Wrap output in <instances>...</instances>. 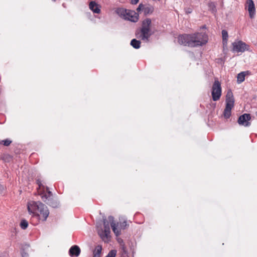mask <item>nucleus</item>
<instances>
[{
  "label": "nucleus",
  "instance_id": "nucleus-1",
  "mask_svg": "<svg viewBox=\"0 0 257 257\" xmlns=\"http://www.w3.org/2000/svg\"><path fill=\"white\" fill-rule=\"evenodd\" d=\"M28 210L33 216L43 221L46 220L49 214L47 207L40 201H32L27 205Z\"/></svg>",
  "mask_w": 257,
  "mask_h": 257
},
{
  "label": "nucleus",
  "instance_id": "nucleus-2",
  "mask_svg": "<svg viewBox=\"0 0 257 257\" xmlns=\"http://www.w3.org/2000/svg\"><path fill=\"white\" fill-rule=\"evenodd\" d=\"M151 24L152 21L150 18H147L143 20L141 29L137 30L136 32V37L138 38L141 39L143 41L148 42L150 37L153 34L151 32Z\"/></svg>",
  "mask_w": 257,
  "mask_h": 257
},
{
  "label": "nucleus",
  "instance_id": "nucleus-3",
  "mask_svg": "<svg viewBox=\"0 0 257 257\" xmlns=\"http://www.w3.org/2000/svg\"><path fill=\"white\" fill-rule=\"evenodd\" d=\"M193 47L202 46L206 44L208 40V35L206 33H195L192 34Z\"/></svg>",
  "mask_w": 257,
  "mask_h": 257
},
{
  "label": "nucleus",
  "instance_id": "nucleus-4",
  "mask_svg": "<svg viewBox=\"0 0 257 257\" xmlns=\"http://www.w3.org/2000/svg\"><path fill=\"white\" fill-rule=\"evenodd\" d=\"M222 89L221 83L218 81V79H215V81L212 87L211 94L212 99L213 101H216L218 100L221 95Z\"/></svg>",
  "mask_w": 257,
  "mask_h": 257
},
{
  "label": "nucleus",
  "instance_id": "nucleus-5",
  "mask_svg": "<svg viewBox=\"0 0 257 257\" xmlns=\"http://www.w3.org/2000/svg\"><path fill=\"white\" fill-rule=\"evenodd\" d=\"M178 42L179 44L189 47H193L192 34H184L180 35L178 37Z\"/></svg>",
  "mask_w": 257,
  "mask_h": 257
},
{
  "label": "nucleus",
  "instance_id": "nucleus-6",
  "mask_svg": "<svg viewBox=\"0 0 257 257\" xmlns=\"http://www.w3.org/2000/svg\"><path fill=\"white\" fill-rule=\"evenodd\" d=\"M232 51L236 52H244L248 51L249 46L242 41H238L232 43Z\"/></svg>",
  "mask_w": 257,
  "mask_h": 257
},
{
  "label": "nucleus",
  "instance_id": "nucleus-7",
  "mask_svg": "<svg viewBox=\"0 0 257 257\" xmlns=\"http://www.w3.org/2000/svg\"><path fill=\"white\" fill-rule=\"evenodd\" d=\"M251 119V116L249 113H244L240 115L237 120L239 124L243 125L244 126H249L250 125V122L248 121Z\"/></svg>",
  "mask_w": 257,
  "mask_h": 257
},
{
  "label": "nucleus",
  "instance_id": "nucleus-8",
  "mask_svg": "<svg viewBox=\"0 0 257 257\" xmlns=\"http://www.w3.org/2000/svg\"><path fill=\"white\" fill-rule=\"evenodd\" d=\"M104 232L99 233V234L102 239L104 237L107 238L108 235L110 233L109 222L107 220L105 217H103Z\"/></svg>",
  "mask_w": 257,
  "mask_h": 257
},
{
  "label": "nucleus",
  "instance_id": "nucleus-9",
  "mask_svg": "<svg viewBox=\"0 0 257 257\" xmlns=\"http://www.w3.org/2000/svg\"><path fill=\"white\" fill-rule=\"evenodd\" d=\"M81 252L80 247L77 245L72 246L69 250V254L71 257H77Z\"/></svg>",
  "mask_w": 257,
  "mask_h": 257
},
{
  "label": "nucleus",
  "instance_id": "nucleus-10",
  "mask_svg": "<svg viewBox=\"0 0 257 257\" xmlns=\"http://www.w3.org/2000/svg\"><path fill=\"white\" fill-rule=\"evenodd\" d=\"M108 218L114 233L116 236H119L120 234V230L117 228L114 221V217L112 216H109Z\"/></svg>",
  "mask_w": 257,
  "mask_h": 257
},
{
  "label": "nucleus",
  "instance_id": "nucleus-11",
  "mask_svg": "<svg viewBox=\"0 0 257 257\" xmlns=\"http://www.w3.org/2000/svg\"><path fill=\"white\" fill-rule=\"evenodd\" d=\"M247 4L248 5V11L249 16L251 18L254 17L255 14V7L252 0H247Z\"/></svg>",
  "mask_w": 257,
  "mask_h": 257
},
{
  "label": "nucleus",
  "instance_id": "nucleus-12",
  "mask_svg": "<svg viewBox=\"0 0 257 257\" xmlns=\"http://www.w3.org/2000/svg\"><path fill=\"white\" fill-rule=\"evenodd\" d=\"M115 12L118 15L124 19H126V15H130L133 13V12H128V11L126 9L121 8H117Z\"/></svg>",
  "mask_w": 257,
  "mask_h": 257
},
{
  "label": "nucleus",
  "instance_id": "nucleus-13",
  "mask_svg": "<svg viewBox=\"0 0 257 257\" xmlns=\"http://www.w3.org/2000/svg\"><path fill=\"white\" fill-rule=\"evenodd\" d=\"M234 105L232 104H226L225 108L223 111V116L225 118H229L231 116V109L233 107Z\"/></svg>",
  "mask_w": 257,
  "mask_h": 257
},
{
  "label": "nucleus",
  "instance_id": "nucleus-14",
  "mask_svg": "<svg viewBox=\"0 0 257 257\" xmlns=\"http://www.w3.org/2000/svg\"><path fill=\"white\" fill-rule=\"evenodd\" d=\"M228 103L232 104V105H234V103L233 95L230 89L228 90L226 95V104Z\"/></svg>",
  "mask_w": 257,
  "mask_h": 257
},
{
  "label": "nucleus",
  "instance_id": "nucleus-15",
  "mask_svg": "<svg viewBox=\"0 0 257 257\" xmlns=\"http://www.w3.org/2000/svg\"><path fill=\"white\" fill-rule=\"evenodd\" d=\"M44 202L53 208H57L59 206V201L53 198H49L46 201Z\"/></svg>",
  "mask_w": 257,
  "mask_h": 257
},
{
  "label": "nucleus",
  "instance_id": "nucleus-16",
  "mask_svg": "<svg viewBox=\"0 0 257 257\" xmlns=\"http://www.w3.org/2000/svg\"><path fill=\"white\" fill-rule=\"evenodd\" d=\"M128 12H133V13L126 15V19L133 22H137L139 20V15L134 11H128Z\"/></svg>",
  "mask_w": 257,
  "mask_h": 257
},
{
  "label": "nucleus",
  "instance_id": "nucleus-17",
  "mask_svg": "<svg viewBox=\"0 0 257 257\" xmlns=\"http://www.w3.org/2000/svg\"><path fill=\"white\" fill-rule=\"evenodd\" d=\"M90 9L94 13L99 14L100 9L98 7V5L94 1H92L89 3Z\"/></svg>",
  "mask_w": 257,
  "mask_h": 257
},
{
  "label": "nucleus",
  "instance_id": "nucleus-18",
  "mask_svg": "<svg viewBox=\"0 0 257 257\" xmlns=\"http://www.w3.org/2000/svg\"><path fill=\"white\" fill-rule=\"evenodd\" d=\"M46 190L47 194H45L43 192H42L41 198L43 201H46L47 199L53 198V194L52 192L50 191L48 187H46Z\"/></svg>",
  "mask_w": 257,
  "mask_h": 257
},
{
  "label": "nucleus",
  "instance_id": "nucleus-19",
  "mask_svg": "<svg viewBox=\"0 0 257 257\" xmlns=\"http://www.w3.org/2000/svg\"><path fill=\"white\" fill-rule=\"evenodd\" d=\"M154 8L152 6L148 5L144 6L143 12L145 16L151 14L153 13Z\"/></svg>",
  "mask_w": 257,
  "mask_h": 257
},
{
  "label": "nucleus",
  "instance_id": "nucleus-20",
  "mask_svg": "<svg viewBox=\"0 0 257 257\" xmlns=\"http://www.w3.org/2000/svg\"><path fill=\"white\" fill-rule=\"evenodd\" d=\"M247 73H248V71H243L237 74V82L238 83H240L244 80L245 76Z\"/></svg>",
  "mask_w": 257,
  "mask_h": 257
},
{
  "label": "nucleus",
  "instance_id": "nucleus-21",
  "mask_svg": "<svg viewBox=\"0 0 257 257\" xmlns=\"http://www.w3.org/2000/svg\"><path fill=\"white\" fill-rule=\"evenodd\" d=\"M141 42L140 40L133 39L131 40L130 45L135 49H138L141 47Z\"/></svg>",
  "mask_w": 257,
  "mask_h": 257
},
{
  "label": "nucleus",
  "instance_id": "nucleus-22",
  "mask_svg": "<svg viewBox=\"0 0 257 257\" xmlns=\"http://www.w3.org/2000/svg\"><path fill=\"white\" fill-rule=\"evenodd\" d=\"M102 247L101 245H98L95 247V249L93 251V257H101V253Z\"/></svg>",
  "mask_w": 257,
  "mask_h": 257
},
{
  "label": "nucleus",
  "instance_id": "nucleus-23",
  "mask_svg": "<svg viewBox=\"0 0 257 257\" xmlns=\"http://www.w3.org/2000/svg\"><path fill=\"white\" fill-rule=\"evenodd\" d=\"M221 33L222 36V42L223 44H224L225 43H227V42L228 33L225 30H223Z\"/></svg>",
  "mask_w": 257,
  "mask_h": 257
},
{
  "label": "nucleus",
  "instance_id": "nucleus-24",
  "mask_svg": "<svg viewBox=\"0 0 257 257\" xmlns=\"http://www.w3.org/2000/svg\"><path fill=\"white\" fill-rule=\"evenodd\" d=\"M42 181L40 179H37L36 180V183L38 185V188L39 189H42V192H45L44 189L45 188V186L42 184Z\"/></svg>",
  "mask_w": 257,
  "mask_h": 257
},
{
  "label": "nucleus",
  "instance_id": "nucleus-25",
  "mask_svg": "<svg viewBox=\"0 0 257 257\" xmlns=\"http://www.w3.org/2000/svg\"><path fill=\"white\" fill-rule=\"evenodd\" d=\"M208 6L209 10H210L212 13H215L216 12V9L215 4L213 2H210L208 4Z\"/></svg>",
  "mask_w": 257,
  "mask_h": 257
},
{
  "label": "nucleus",
  "instance_id": "nucleus-26",
  "mask_svg": "<svg viewBox=\"0 0 257 257\" xmlns=\"http://www.w3.org/2000/svg\"><path fill=\"white\" fill-rule=\"evenodd\" d=\"M20 225L22 229H26L28 226V222L26 219H22Z\"/></svg>",
  "mask_w": 257,
  "mask_h": 257
},
{
  "label": "nucleus",
  "instance_id": "nucleus-27",
  "mask_svg": "<svg viewBox=\"0 0 257 257\" xmlns=\"http://www.w3.org/2000/svg\"><path fill=\"white\" fill-rule=\"evenodd\" d=\"M116 254V250H110L107 255L105 257H115Z\"/></svg>",
  "mask_w": 257,
  "mask_h": 257
},
{
  "label": "nucleus",
  "instance_id": "nucleus-28",
  "mask_svg": "<svg viewBox=\"0 0 257 257\" xmlns=\"http://www.w3.org/2000/svg\"><path fill=\"white\" fill-rule=\"evenodd\" d=\"M12 143V141L9 139H6L2 141L1 144L4 145L5 146H9Z\"/></svg>",
  "mask_w": 257,
  "mask_h": 257
},
{
  "label": "nucleus",
  "instance_id": "nucleus-29",
  "mask_svg": "<svg viewBox=\"0 0 257 257\" xmlns=\"http://www.w3.org/2000/svg\"><path fill=\"white\" fill-rule=\"evenodd\" d=\"M128 226V224H127V221L126 220H124L122 222H120V227L122 229H125Z\"/></svg>",
  "mask_w": 257,
  "mask_h": 257
},
{
  "label": "nucleus",
  "instance_id": "nucleus-30",
  "mask_svg": "<svg viewBox=\"0 0 257 257\" xmlns=\"http://www.w3.org/2000/svg\"><path fill=\"white\" fill-rule=\"evenodd\" d=\"M144 6L145 5L142 4H140L139 5V7H138V8L137 9V11L139 12L141 11H143L144 10Z\"/></svg>",
  "mask_w": 257,
  "mask_h": 257
},
{
  "label": "nucleus",
  "instance_id": "nucleus-31",
  "mask_svg": "<svg viewBox=\"0 0 257 257\" xmlns=\"http://www.w3.org/2000/svg\"><path fill=\"white\" fill-rule=\"evenodd\" d=\"M21 253L22 257H29L28 253L26 252L24 250H22Z\"/></svg>",
  "mask_w": 257,
  "mask_h": 257
},
{
  "label": "nucleus",
  "instance_id": "nucleus-32",
  "mask_svg": "<svg viewBox=\"0 0 257 257\" xmlns=\"http://www.w3.org/2000/svg\"><path fill=\"white\" fill-rule=\"evenodd\" d=\"M139 0H132L131 3L133 5H136L139 2Z\"/></svg>",
  "mask_w": 257,
  "mask_h": 257
},
{
  "label": "nucleus",
  "instance_id": "nucleus-33",
  "mask_svg": "<svg viewBox=\"0 0 257 257\" xmlns=\"http://www.w3.org/2000/svg\"><path fill=\"white\" fill-rule=\"evenodd\" d=\"M186 13L187 14H190V13H192V9L190 8H187L186 10Z\"/></svg>",
  "mask_w": 257,
  "mask_h": 257
},
{
  "label": "nucleus",
  "instance_id": "nucleus-34",
  "mask_svg": "<svg viewBox=\"0 0 257 257\" xmlns=\"http://www.w3.org/2000/svg\"><path fill=\"white\" fill-rule=\"evenodd\" d=\"M13 232H14V231H15V232H17L16 228H14L13 229Z\"/></svg>",
  "mask_w": 257,
  "mask_h": 257
},
{
  "label": "nucleus",
  "instance_id": "nucleus-35",
  "mask_svg": "<svg viewBox=\"0 0 257 257\" xmlns=\"http://www.w3.org/2000/svg\"><path fill=\"white\" fill-rule=\"evenodd\" d=\"M202 29H206V27L205 25H204V26H202Z\"/></svg>",
  "mask_w": 257,
  "mask_h": 257
},
{
  "label": "nucleus",
  "instance_id": "nucleus-36",
  "mask_svg": "<svg viewBox=\"0 0 257 257\" xmlns=\"http://www.w3.org/2000/svg\"><path fill=\"white\" fill-rule=\"evenodd\" d=\"M63 5V6L64 7H65V5H64V4H63V5Z\"/></svg>",
  "mask_w": 257,
  "mask_h": 257
},
{
  "label": "nucleus",
  "instance_id": "nucleus-37",
  "mask_svg": "<svg viewBox=\"0 0 257 257\" xmlns=\"http://www.w3.org/2000/svg\"><path fill=\"white\" fill-rule=\"evenodd\" d=\"M255 115L257 116V111L255 112Z\"/></svg>",
  "mask_w": 257,
  "mask_h": 257
},
{
  "label": "nucleus",
  "instance_id": "nucleus-38",
  "mask_svg": "<svg viewBox=\"0 0 257 257\" xmlns=\"http://www.w3.org/2000/svg\"><path fill=\"white\" fill-rule=\"evenodd\" d=\"M52 1H54V2H55V0H52Z\"/></svg>",
  "mask_w": 257,
  "mask_h": 257
}]
</instances>
